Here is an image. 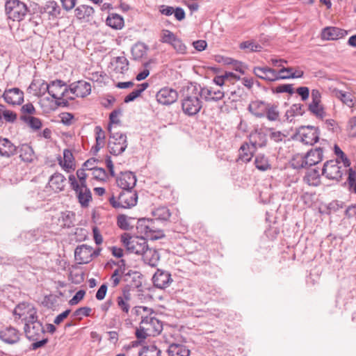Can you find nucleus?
Segmentation results:
<instances>
[{"label": "nucleus", "instance_id": "nucleus-1", "mask_svg": "<svg viewBox=\"0 0 356 356\" xmlns=\"http://www.w3.org/2000/svg\"><path fill=\"white\" fill-rule=\"evenodd\" d=\"M200 97L201 94L197 86L187 87L184 98L181 100L183 112L188 116H193L197 114L202 107Z\"/></svg>", "mask_w": 356, "mask_h": 356}, {"label": "nucleus", "instance_id": "nucleus-2", "mask_svg": "<svg viewBox=\"0 0 356 356\" xmlns=\"http://www.w3.org/2000/svg\"><path fill=\"white\" fill-rule=\"evenodd\" d=\"M108 200L112 207L115 209H130L136 205L138 194L134 190L122 189L118 196L112 194Z\"/></svg>", "mask_w": 356, "mask_h": 356}, {"label": "nucleus", "instance_id": "nucleus-3", "mask_svg": "<svg viewBox=\"0 0 356 356\" xmlns=\"http://www.w3.org/2000/svg\"><path fill=\"white\" fill-rule=\"evenodd\" d=\"M5 10L8 19L20 22L24 19L29 10L26 5L19 0H8L5 4Z\"/></svg>", "mask_w": 356, "mask_h": 356}, {"label": "nucleus", "instance_id": "nucleus-4", "mask_svg": "<svg viewBox=\"0 0 356 356\" xmlns=\"http://www.w3.org/2000/svg\"><path fill=\"white\" fill-rule=\"evenodd\" d=\"M110 140L108 144L111 154L118 156L124 152L127 147V136L122 133L112 132L111 126L108 127Z\"/></svg>", "mask_w": 356, "mask_h": 356}, {"label": "nucleus", "instance_id": "nucleus-5", "mask_svg": "<svg viewBox=\"0 0 356 356\" xmlns=\"http://www.w3.org/2000/svg\"><path fill=\"white\" fill-rule=\"evenodd\" d=\"M121 241L129 252L136 254L141 255L148 246L145 238L133 237L127 233L121 236Z\"/></svg>", "mask_w": 356, "mask_h": 356}, {"label": "nucleus", "instance_id": "nucleus-6", "mask_svg": "<svg viewBox=\"0 0 356 356\" xmlns=\"http://www.w3.org/2000/svg\"><path fill=\"white\" fill-rule=\"evenodd\" d=\"M69 182L71 188L76 192V196L82 207H87L89 202L92 200V193L90 189L85 186H79L74 175H70L69 176Z\"/></svg>", "mask_w": 356, "mask_h": 356}, {"label": "nucleus", "instance_id": "nucleus-7", "mask_svg": "<svg viewBox=\"0 0 356 356\" xmlns=\"http://www.w3.org/2000/svg\"><path fill=\"white\" fill-rule=\"evenodd\" d=\"M340 161L338 159L326 161L322 169V174L330 179H340L343 176L341 167L339 165Z\"/></svg>", "mask_w": 356, "mask_h": 356}, {"label": "nucleus", "instance_id": "nucleus-8", "mask_svg": "<svg viewBox=\"0 0 356 356\" xmlns=\"http://www.w3.org/2000/svg\"><path fill=\"white\" fill-rule=\"evenodd\" d=\"M178 97L177 91L169 87L161 88L156 94L157 102L165 106H169L176 102Z\"/></svg>", "mask_w": 356, "mask_h": 356}, {"label": "nucleus", "instance_id": "nucleus-9", "mask_svg": "<svg viewBox=\"0 0 356 356\" xmlns=\"http://www.w3.org/2000/svg\"><path fill=\"white\" fill-rule=\"evenodd\" d=\"M313 115L323 121L329 115L321 103V95L318 90H313Z\"/></svg>", "mask_w": 356, "mask_h": 356}, {"label": "nucleus", "instance_id": "nucleus-10", "mask_svg": "<svg viewBox=\"0 0 356 356\" xmlns=\"http://www.w3.org/2000/svg\"><path fill=\"white\" fill-rule=\"evenodd\" d=\"M92 248L86 244L78 245L74 250V258L79 264H87L92 259Z\"/></svg>", "mask_w": 356, "mask_h": 356}, {"label": "nucleus", "instance_id": "nucleus-11", "mask_svg": "<svg viewBox=\"0 0 356 356\" xmlns=\"http://www.w3.org/2000/svg\"><path fill=\"white\" fill-rule=\"evenodd\" d=\"M70 92L77 97H85L91 92L90 83L83 80L73 82L69 85Z\"/></svg>", "mask_w": 356, "mask_h": 356}, {"label": "nucleus", "instance_id": "nucleus-12", "mask_svg": "<svg viewBox=\"0 0 356 356\" xmlns=\"http://www.w3.org/2000/svg\"><path fill=\"white\" fill-rule=\"evenodd\" d=\"M2 97L9 104L21 105L24 102V92L18 88L6 89Z\"/></svg>", "mask_w": 356, "mask_h": 356}, {"label": "nucleus", "instance_id": "nucleus-13", "mask_svg": "<svg viewBox=\"0 0 356 356\" xmlns=\"http://www.w3.org/2000/svg\"><path fill=\"white\" fill-rule=\"evenodd\" d=\"M136 175L129 171L121 172L116 179L118 186L123 190H133L136 184Z\"/></svg>", "mask_w": 356, "mask_h": 356}, {"label": "nucleus", "instance_id": "nucleus-14", "mask_svg": "<svg viewBox=\"0 0 356 356\" xmlns=\"http://www.w3.org/2000/svg\"><path fill=\"white\" fill-rule=\"evenodd\" d=\"M154 286L158 289H165L172 282L171 275L169 272L157 269L152 277Z\"/></svg>", "mask_w": 356, "mask_h": 356}, {"label": "nucleus", "instance_id": "nucleus-15", "mask_svg": "<svg viewBox=\"0 0 356 356\" xmlns=\"http://www.w3.org/2000/svg\"><path fill=\"white\" fill-rule=\"evenodd\" d=\"M197 87L199 88V92L201 94V98L207 102H218L222 99L225 96V92L220 90H216L212 88H202L200 86Z\"/></svg>", "mask_w": 356, "mask_h": 356}, {"label": "nucleus", "instance_id": "nucleus-16", "mask_svg": "<svg viewBox=\"0 0 356 356\" xmlns=\"http://www.w3.org/2000/svg\"><path fill=\"white\" fill-rule=\"evenodd\" d=\"M24 330L26 338L30 341L38 340L45 333L41 322L35 323L31 326H24Z\"/></svg>", "mask_w": 356, "mask_h": 356}, {"label": "nucleus", "instance_id": "nucleus-17", "mask_svg": "<svg viewBox=\"0 0 356 356\" xmlns=\"http://www.w3.org/2000/svg\"><path fill=\"white\" fill-rule=\"evenodd\" d=\"M347 31L338 27L328 26L322 30L321 37L323 40H334L343 38Z\"/></svg>", "mask_w": 356, "mask_h": 356}, {"label": "nucleus", "instance_id": "nucleus-18", "mask_svg": "<svg viewBox=\"0 0 356 356\" xmlns=\"http://www.w3.org/2000/svg\"><path fill=\"white\" fill-rule=\"evenodd\" d=\"M253 72L259 79L268 81H275L277 80V71L268 67H255Z\"/></svg>", "mask_w": 356, "mask_h": 356}, {"label": "nucleus", "instance_id": "nucleus-19", "mask_svg": "<svg viewBox=\"0 0 356 356\" xmlns=\"http://www.w3.org/2000/svg\"><path fill=\"white\" fill-rule=\"evenodd\" d=\"M17 153L16 147L9 139L0 138V156L10 158Z\"/></svg>", "mask_w": 356, "mask_h": 356}, {"label": "nucleus", "instance_id": "nucleus-20", "mask_svg": "<svg viewBox=\"0 0 356 356\" xmlns=\"http://www.w3.org/2000/svg\"><path fill=\"white\" fill-rule=\"evenodd\" d=\"M293 138L305 145H312V125L300 127Z\"/></svg>", "mask_w": 356, "mask_h": 356}, {"label": "nucleus", "instance_id": "nucleus-21", "mask_svg": "<svg viewBox=\"0 0 356 356\" xmlns=\"http://www.w3.org/2000/svg\"><path fill=\"white\" fill-rule=\"evenodd\" d=\"M0 339L6 343L14 344L19 340V332L15 327H8L0 331Z\"/></svg>", "mask_w": 356, "mask_h": 356}, {"label": "nucleus", "instance_id": "nucleus-22", "mask_svg": "<svg viewBox=\"0 0 356 356\" xmlns=\"http://www.w3.org/2000/svg\"><path fill=\"white\" fill-rule=\"evenodd\" d=\"M312 154V149H309L305 154H297L293 156L291 165L293 169L307 168L311 166L312 163H309L307 159Z\"/></svg>", "mask_w": 356, "mask_h": 356}, {"label": "nucleus", "instance_id": "nucleus-23", "mask_svg": "<svg viewBox=\"0 0 356 356\" xmlns=\"http://www.w3.org/2000/svg\"><path fill=\"white\" fill-rule=\"evenodd\" d=\"M42 86H44L45 90H47L53 99H57L58 94H60L63 87L66 86V83L60 79H56L49 83L43 82Z\"/></svg>", "mask_w": 356, "mask_h": 356}, {"label": "nucleus", "instance_id": "nucleus-24", "mask_svg": "<svg viewBox=\"0 0 356 356\" xmlns=\"http://www.w3.org/2000/svg\"><path fill=\"white\" fill-rule=\"evenodd\" d=\"M268 104L264 101H253L249 104L248 111L257 118H264Z\"/></svg>", "mask_w": 356, "mask_h": 356}, {"label": "nucleus", "instance_id": "nucleus-25", "mask_svg": "<svg viewBox=\"0 0 356 356\" xmlns=\"http://www.w3.org/2000/svg\"><path fill=\"white\" fill-rule=\"evenodd\" d=\"M141 255L145 264H147L152 267L157 266L160 256L156 250L149 248L147 246Z\"/></svg>", "mask_w": 356, "mask_h": 356}, {"label": "nucleus", "instance_id": "nucleus-26", "mask_svg": "<svg viewBox=\"0 0 356 356\" xmlns=\"http://www.w3.org/2000/svg\"><path fill=\"white\" fill-rule=\"evenodd\" d=\"M332 93L336 98L339 99L348 107L352 108L354 106V97L351 92L334 88L332 90Z\"/></svg>", "mask_w": 356, "mask_h": 356}, {"label": "nucleus", "instance_id": "nucleus-27", "mask_svg": "<svg viewBox=\"0 0 356 356\" xmlns=\"http://www.w3.org/2000/svg\"><path fill=\"white\" fill-rule=\"evenodd\" d=\"M17 153L19 154V158L22 161L31 163L34 159V152L33 148L28 144H22L17 147Z\"/></svg>", "mask_w": 356, "mask_h": 356}, {"label": "nucleus", "instance_id": "nucleus-28", "mask_svg": "<svg viewBox=\"0 0 356 356\" xmlns=\"http://www.w3.org/2000/svg\"><path fill=\"white\" fill-rule=\"evenodd\" d=\"M143 275L138 272L129 270L125 275L124 282H131L133 288H139L142 286Z\"/></svg>", "mask_w": 356, "mask_h": 356}, {"label": "nucleus", "instance_id": "nucleus-29", "mask_svg": "<svg viewBox=\"0 0 356 356\" xmlns=\"http://www.w3.org/2000/svg\"><path fill=\"white\" fill-rule=\"evenodd\" d=\"M302 75L303 72L302 71L294 72L293 68L292 67H283L278 72L277 71V76H278L277 80L300 78L302 77Z\"/></svg>", "mask_w": 356, "mask_h": 356}, {"label": "nucleus", "instance_id": "nucleus-30", "mask_svg": "<svg viewBox=\"0 0 356 356\" xmlns=\"http://www.w3.org/2000/svg\"><path fill=\"white\" fill-rule=\"evenodd\" d=\"M168 353L169 356H188L190 350L183 345L172 343L168 347Z\"/></svg>", "mask_w": 356, "mask_h": 356}, {"label": "nucleus", "instance_id": "nucleus-31", "mask_svg": "<svg viewBox=\"0 0 356 356\" xmlns=\"http://www.w3.org/2000/svg\"><path fill=\"white\" fill-rule=\"evenodd\" d=\"M106 24L114 29H121L124 26V19L120 15L111 14L106 19Z\"/></svg>", "mask_w": 356, "mask_h": 356}, {"label": "nucleus", "instance_id": "nucleus-32", "mask_svg": "<svg viewBox=\"0 0 356 356\" xmlns=\"http://www.w3.org/2000/svg\"><path fill=\"white\" fill-rule=\"evenodd\" d=\"M94 12L93 8L87 5H81L74 10L76 17L80 19L92 16Z\"/></svg>", "mask_w": 356, "mask_h": 356}, {"label": "nucleus", "instance_id": "nucleus-33", "mask_svg": "<svg viewBox=\"0 0 356 356\" xmlns=\"http://www.w3.org/2000/svg\"><path fill=\"white\" fill-rule=\"evenodd\" d=\"M25 317L22 318L24 321V326H31L34 325L35 323L40 322L38 319L37 312L34 307H29L27 306L26 314Z\"/></svg>", "mask_w": 356, "mask_h": 356}, {"label": "nucleus", "instance_id": "nucleus-34", "mask_svg": "<svg viewBox=\"0 0 356 356\" xmlns=\"http://www.w3.org/2000/svg\"><path fill=\"white\" fill-rule=\"evenodd\" d=\"M252 156L253 153L250 150L249 145L247 143H243L239 149L238 159L243 162L248 163L251 161Z\"/></svg>", "mask_w": 356, "mask_h": 356}, {"label": "nucleus", "instance_id": "nucleus-35", "mask_svg": "<svg viewBox=\"0 0 356 356\" xmlns=\"http://www.w3.org/2000/svg\"><path fill=\"white\" fill-rule=\"evenodd\" d=\"M266 118L269 121H277L280 118V112L278 110V105L276 104L268 103L266 107Z\"/></svg>", "mask_w": 356, "mask_h": 356}, {"label": "nucleus", "instance_id": "nucleus-36", "mask_svg": "<svg viewBox=\"0 0 356 356\" xmlns=\"http://www.w3.org/2000/svg\"><path fill=\"white\" fill-rule=\"evenodd\" d=\"M254 164L256 168L261 171H266L271 168L268 158L264 154H258L255 157Z\"/></svg>", "mask_w": 356, "mask_h": 356}, {"label": "nucleus", "instance_id": "nucleus-37", "mask_svg": "<svg viewBox=\"0 0 356 356\" xmlns=\"http://www.w3.org/2000/svg\"><path fill=\"white\" fill-rule=\"evenodd\" d=\"M115 70L116 72L123 74L129 70V60L125 56L116 57L115 58Z\"/></svg>", "mask_w": 356, "mask_h": 356}, {"label": "nucleus", "instance_id": "nucleus-38", "mask_svg": "<svg viewBox=\"0 0 356 356\" xmlns=\"http://www.w3.org/2000/svg\"><path fill=\"white\" fill-rule=\"evenodd\" d=\"M304 113L303 105L301 104H293L287 110L284 117L286 120L291 122L292 118L296 115H302Z\"/></svg>", "mask_w": 356, "mask_h": 356}, {"label": "nucleus", "instance_id": "nucleus-39", "mask_svg": "<svg viewBox=\"0 0 356 356\" xmlns=\"http://www.w3.org/2000/svg\"><path fill=\"white\" fill-rule=\"evenodd\" d=\"M72 152L70 149H65L63 152V164L62 161L60 162L63 167L69 171V170L74 169V162Z\"/></svg>", "mask_w": 356, "mask_h": 356}, {"label": "nucleus", "instance_id": "nucleus-40", "mask_svg": "<svg viewBox=\"0 0 356 356\" xmlns=\"http://www.w3.org/2000/svg\"><path fill=\"white\" fill-rule=\"evenodd\" d=\"M65 181V177L60 173L54 174L49 180L50 184L55 186L56 189L63 191L65 187L64 182Z\"/></svg>", "mask_w": 356, "mask_h": 356}, {"label": "nucleus", "instance_id": "nucleus-41", "mask_svg": "<svg viewBox=\"0 0 356 356\" xmlns=\"http://www.w3.org/2000/svg\"><path fill=\"white\" fill-rule=\"evenodd\" d=\"M20 120L29 124V126L34 129V130H38L42 127V122L41 120L33 116H26V115H21Z\"/></svg>", "mask_w": 356, "mask_h": 356}, {"label": "nucleus", "instance_id": "nucleus-42", "mask_svg": "<svg viewBox=\"0 0 356 356\" xmlns=\"http://www.w3.org/2000/svg\"><path fill=\"white\" fill-rule=\"evenodd\" d=\"M153 216L156 219L161 220H168L170 217V212L165 207H161L152 211Z\"/></svg>", "mask_w": 356, "mask_h": 356}, {"label": "nucleus", "instance_id": "nucleus-43", "mask_svg": "<svg viewBox=\"0 0 356 356\" xmlns=\"http://www.w3.org/2000/svg\"><path fill=\"white\" fill-rule=\"evenodd\" d=\"M255 137L257 138L256 140L254 143H252V149L254 150L257 148V146L259 147H264L266 146L267 135L265 133L262 131L257 132Z\"/></svg>", "mask_w": 356, "mask_h": 356}, {"label": "nucleus", "instance_id": "nucleus-44", "mask_svg": "<svg viewBox=\"0 0 356 356\" xmlns=\"http://www.w3.org/2000/svg\"><path fill=\"white\" fill-rule=\"evenodd\" d=\"M147 52V47L143 44H136L131 48V54L134 60L141 58Z\"/></svg>", "mask_w": 356, "mask_h": 356}, {"label": "nucleus", "instance_id": "nucleus-45", "mask_svg": "<svg viewBox=\"0 0 356 356\" xmlns=\"http://www.w3.org/2000/svg\"><path fill=\"white\" fill-rule=\"evenodd\" d=\"M161 350L154 345H150L143 348L139 353V356H161Z\"/></svg>", "mask_w": 356, "mask_h": 356}, {"label": "nucleus", "instance_id": "nucleus-46", "mask_svg": "<svg viewBox=\"0 0 356 356\" xmlns=\"http://www.w3.org/2000/svg\"><path fill=\"white\" fill-rule=\"evenodd\" d=\"M239 47L241 49H248L251 52H259L262 49V47L253 40L243 42L240 44Z\"/></svg>", "mask_w": 356, "mask_h": 356}, {"label": "nucleus", "instance_id": "nucleus-47", "mask_svg": "<svg viewBox=\"0 0 356 356\" xmlns=\"http://www.w3.org/2000/svg\"><path fill=\"white\" fill-rule=\"evenodd\" d=\"M0 111H1L2 118L7 122L13 123L17 120V114L14 111L5 109V106L0 104Z\"/></svg>", "mask_w": 356, "mask_h": 356}, {"label": "nucleus", "instance_id": "nucleus-48", "mask_svg": "<svg viewBox=\"0 0 356 356\" xmlns=\"http://www.w3.org/2000/svg\"><path fill=\"white\" fill-rule=\"evenodd\" d=\"M274 93H282L286 92L289 95H293L294 93V88L293 87V84H280L272 89Z\"/></svg>", "mask_w": 356, "mask_h": 356}, {"label": "nucleus", "instance_id": "nucleus-49", "mask_svg": "<svg viewBox=\"0 0 356 356\" xmlns=\"http://www.w3.org/2000/svg\"><path fill=\"white\" fill-rule=\"evenodd\" d=\"M92 309L88 307H83L77 309L72 314V316L81 320L83 316H90Z\"/></svg>", "mask_w": 356, "mask_h": 356}, {"label": "nucleus", "instance_id": "nucleus-50", "mask_svg": "<svg viewBox=\"0 0 356 356\" xmlns=\"http://www.w3.org/2000/svg\"><path fill=\"white\" fill-rule=\"evenodd\" d=\"M92 175L95 179L99 180V181H106L108 178V175L106 171L103 168H98L96 167L92 170Z\"/></svg>", "mask_w": 356, "mask_h": 356}, {"label": "nucleus", "instance_id": "nucleus-51", "mask_svg": "<svg viewBox=\"0 0 356 356\" xmlns=\"http://www.w3.org/2000/svg\"><path fill=\"white\" fill-rule=\"evenodd\" d=\"M174 49L178 54H186V46L183 43L182 40L177 37L175 40H174L173 42L171 44Z\"/></svg>", "mask_w": 356, "mask_h": 356}, {"label": "nucleus", "instance_id": "nucleus-52", "mask_svg": "<svg viewBox=\"0 0 356 356\" xmlns=\"http://www.w3.org/2000/svg\"><path fill=\"white\" fill-rule=\"evenodd\" d=\"M75 214L71 211H67L63 214V220L64 222V225L67 227H71L74 226V219Z\"/></svg>", "mask_w": 356, "mask_h": 356}, {"label": "nucleus", "instance_id": "nucleus-53", "mask_svg": "<svg viewBox=\"0 0 356 356\" xmlns=\"http://www.w3.org/2000/svg\"><path fill=\"white\" fill-rule=\"evenodd\" d=\"M175 38H177V36L172 32L168 30H164L161 41L163 43L171 44Z\"/></svg>", "mask_w": 356, "mask_h": 356}, {"label": "nucleus", "instance_id": "nucleus-54", "mask_svg": "<svg viewBox=\"0 0 356 356\" xmlns=\"http://www.w3.org/2000/svg\"><path fill=\"white\" fill-rule=\"evenodd\" d=\"M117 225L118 226L123 229L128 230L129 229V224L127 220V216L120 214L117 217Z\"/></svg>", "mask_w": 356, "mask_h": 356}, {"label": "nucleus", "instance_id": "nucleus-55", "mask_svg": "<svg viewBox=\"0 0 356 356\" xmlns=\"http://www.w3.org/2000/svg\"><path fill=\"white\" fill-rule=\"evenodd\" d=\"M146 327H150V331L152 330L156 334H159L163 330L162 323L156 318L152 320L149 325Z\"/></svg>", "mask_w": 356, "mask_h": 356}, {"label": "nucleus", "instance_id": "nucleus-56", "mask_svg": "<svg viewBox=\"0 0 356 356\" xmlns=\"http://www.w3.org/2000/svg\"><path fill=\"white\" fill-rule=\"evenodd\" d=\"M95 140L98 145L100 143L104 145L105 133L100 126H97L95 128Z\"/></svg>", "mask_w": 356, "mask_h": 356}, {"label": "nucleus", "instance_id": "nucleus-57", "mask_svg": "<svg viewBox=\"0 0 356 356\" xmlns=\"http://www.w3.org/2000/svg\"><path fill=\"white\" fill-rule=\"evenodd\" d=\"M122 113V110L120 108L113 110L109 115V124L108 127L112 125V124H119L120 120L118 119V115Z\"/></svg>", "mask_w": 356, "mask_h": 356}, {"label": "nucleus", "instance_id": "nucleus-58", "mask_svg": "<svg viewBox=\"0 0 356 356\" xmlns=\"http://www.w3.org/2000/svg\"><path fill=\"white\" fill-rule=\"evenodd\" d=\"M313 165L318 163L323 160V147H316L314 150H313Z\"/></svg>", "mask_w": 356, "mask_h": 356}, {"label": "nucleus", "instance_id": "nucleus-59", "mask_svg": "<svg viewBox=\"0 0 356 356\" xmlns=\"http://www.w3.org/2000/svg\"><path fill=\"white\" fill-rule=\"evenodd\" d=\"M348 181L354 192L356 193V172L352 168L348 169Z\"/></svg>", "mask_w": 356, "mask_h": 356}, {"label": "nucleus", "instance_id": "nucleus-60", "mask_svg": "<svg viewBox=\"0 0 356 356\" xmlns=\"http://www.w3.org/2000/svg\"><path fill=\"white\" fill-rule=\"evenodd\" d=\"M26 305L24 303L19 304L13 311V315L19 318H22L26 314Z\"/></svg>", "mask_w": 356, "mask_h": 356}, {"label": "nucleus", "instance_id": "nucleus-61", "mask_svg": "<svg viewBox=\"0 0 356 356\" xmlns=\"http://www.w3.org/2000/svg\"><path fill=\"white\" fill-rule=\"evenodd\" d=\"M85 294L86 292L84 290L78 291L72 298L70 300L69 304L70 305H77L84 298Z\"/></svg>", "mask_w": 356, "mask_h": 356}, {"label": "nucleus", "instance_id": "nucleus-62", "mask_svg": "<svg viewBox=\"0 0 356 356\" xmlns=\"http://www.w3.org/2000/svg\"><path fill=\"white\" fill-rule=\"evenodd\" d=\"M132 312L136 316L140 315L141 316L143 315H144L145 313L149 314H152V313L151 312V309H149L147 307H145V306L135 307L133 308Z\"/></svg>", "mask_w": 356, "mask_h": 356}, {"label": "nucleus", "instance_id": "nucleus-63", "mask_svg": "<svg viewBox=\"0 0 356 356\" xmlns=\"http://www.w3.org/2000/svg\"><path fill=\"white\" fill-rule=\"evenodd\" d=\"M76 176L79 180V186H82V187H85L86 185V179H87V174L85 172L84 168L79 169L76 171Z\"/></svg>", "mask_w": 356, "mask_h": 356}, {"label": "nucleus", "instance_id": "nucleus-64", "mask_svg": "<svg viewBox=\"0 0 356 356\" xmlns=\"http://www.w3.org/2000/svg\"><path fill=\"white\" fill-rule=\"evenodd\" d=\"M108 286L106 283L102 284L97 290L95 297L98 300H103L106 294Z\"/></svg>", "mask_w": 356, "mask_h": 356}]
</instances>
